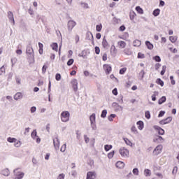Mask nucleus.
Instances as JSON below:
<instances>
[{
  "label": "nucleus",
  "mask_w": 179,
  "mask_h": 179,
  "mask_svg": "<svg viewBox=\"0 0 179 179\" xmlns=\"http://www.w3.org/2000/svg\"><path fill=\"white\" fill-rule=\"evenodd\" d=\"M71 114L69 113V111H63L61 113V120L62 122H68L69 121V117Z\"/></svg>",
  "instance_id": "f257e3e1"
},
{
  "label": "nucleus",
  "mask_w": 179,
  "mask_h": 179,
  "mask_svg": "<svg viewBox=\"0 0 179 179\" xmlns=\"http://www.w3.org/2000/svg\"><path fill=\"white\" fill-rule=\"evenodd\" d=\"M120 155H121L122 157H129V150L125 148H121L119 150Z\"/></svg>",
  "instance_id": "f03ea898"
},
{
  "label": "nucleus",
  "mask_w": 179,
  "mask_h": 179,
  "mask_svg": "<svg viewBox=\"0 0 179 179\" xmlns=\"http://www.w3.org/2000/svg\"><path fill=\"white\" fill-rule=\"evenodd\" d=\"M75 26H76V22H75L73 20H69L68 22L67 29H68L69 33H72V30H73V27H75Z\"/></svg>",
  "instance_id": "7ed1b4c3"
},
{
  "label": "nucleus",
  "mask_w": 179,
  "mask_h": 179,
  "mask_svg": "<svg viewBox=\"0 0 179 179\" xmlns=\"http://www.w3.org/2000/svg\"><path fill=\"white\" fill-rule=\"evenodd\" d=\"M26 52L29 58H34V50H33V48H31V46H28L27 48Z\"/></svg>",
  "instance_id": "20e7f679"
},
{
  "label": "nucleus",
  "mask_w": 179,
  "mask_h": 179,
  "mask_svg": "<svg viewBox=\"0 0 179 179\" xmlns=\"http://www.w3.org/2000/svg\"><path fill=\"white\" fill-rule=\"evenodd\" d=\"M97 173L94 171H89L87 173V179H96Z\"/></svg>",
  "instance_id": "39448f33"
},
{
  "label": "nucleus",
  "mask_w": 179,
  "mask_h": 179,
  "mask_svg": "<svg viewBox=\"0 0 179 179\" xmlns=\"http://www.w3.org/2000/svg\"><path fill=\"white\" fill-rule=\"evenodd\" d=\"M173 121V117H168L166 119H164L161 121H159L160 125H166V124H170Z\"/></svg>",
  "instance_id": "423d86ee"
},
{
  "label": "nucleus",
  "mask_w": 179,
  "mask_h": 179,
  "mask_svg": "<svg viewBox=\"0 0 179 179\" xmlns=\"http://www.w3.org/2000/svg\"><path fill=\"white\" fill-rule=\"evenodd\" d=\"M14 174L15 176V179H22L24 177V173L18 172L17 169L14 170Z\"/></svg>",
  "instance_id": "0eeeda50"
},
{
  "label": "nucleus",
  "mask_w": 179,
  "mask_h": 179,
  "mask_svg": "<svg viewBox=\"0 0 179 179\" xmlns=\"http://www.w3.org/2000/svg\"><path fill=\"white\" fill-rule=\"evenodd\" d=\"M53 145L55 150H59V139H58V137L53 138Z\"/></svg>",
  "instance_id": "6e6552de"
},
{
  "label": "nucleus",
  "mask_w": 179,
  "mask_h": 179,
  "mask_svg": "<svg viewBox=\"0 0 179 179\" xmlns=\"http://www.w3.org/2000/svg\"><path fill=\"white\" fill-rule=\"evenodd\" d=\"M74 92H78V80L73 79L71 82Z\"/></svg>",
  "instance_id": "1a4fd4ad"
},
{
  "label": "nucleus",
  "mask_w": 179,
  "mask_h": 179,
  "mask_svg": "<svg viewBox=\"0 0 179 179\" xmlns=\"http://www.w3.org/2000/svg\"><path fill=\"white\" fill-rule=\"evenodd\" d=\"M0 174H1V176H4V177H9L10 171H9L8 169H4L1 171Z\"/></svg>",
  "instance_id": "9d476101"
},
{
  "label": "nucleus",
  "mask_w": 179,
  "mask_h": 179,
  "mask_svg": "<svg viewBox=\"0 0 179 179\" xmlns=\"http://www.w3.org/2000/svg\"><path fill=\"white\" fill-rule=\"evenodd\" d=\"M110 54L113 57H115L117 55V48H115V45H112L110 48Z\"/></svg>",
  "instance_id": "9b49d317"
},
{
  "label": "nucleus",
  "mask_w": 179,
  "mask_h": 179,
  "mask_svg": "<svg viewBox=\"0 0 179 179\" xmlns=\"http://www.w3.org/2000/svg\"><path fill=\"white\" fill-rule=\"evenodd\" d=\"M103 69L107 75L110 73V71H111V66L109 64H104L103 65Z\"/></svg>",
  "instance_id": "f8f14e48"
},
{
  "label": "nucleus",
  "mask_w": 179,
  "mask_h": 179,
  "mask_svg": "<svg viewBox=\"0 0 179 179\" xmlns=\"http://www.w3.org/2000/svg\"><path fill=\"white\" fill-rule=\"evenodd\" d=\"M102 46L105 50H108V42L106 40V36L103 37L102 41Z\"/></svg>",
  "instance_id": "ddd939ff"
},
{
  "label": "nucleus",
  "mask_w": 179,
  "mask_h": 179,
  "mask_svg": "<svg viewBox=\"0 0 179 179\" xmlns=\"http://www.w3.org/2000/svg\"><path fill=\"white\" fill-rule=\"evenodd\" d=\"M21 99H23V94L21 92H17L14 95V100H21Z\"/></svg>",
  "instance_id": "4468645a"
},
{
  "label": "nucleus",
  "mask_w": 179,
  "mask_h": 179,
  "mask_svg": "<svg viewBox=\"0 0 179 179\" xmlns=\"http://www.w3.org/2000/svg\"><path fill=\"white\" fill-rule=\"evenodd\" d=\"M8 16L10 22L15 24V18H13V13H12V12H8Z\"/></svg>",
  "instance_id": "2eb2a0df"
},
{
  "label": "nucleus",
  "mask_w": 179,
  "mask_h": 179,
  "mask_svg": "<svg viewBox=\"0 0 179 179\" xmlns=\"http://www.w3.org/2000/svg\"><path fill=\"white\" fill-rule=\"evenodd\" d=\"M169 41H171V43H173L174 44V43L177 42V40H178V37L177 36H169Z\"/></svg>",
  "instance_id": "dca6fc26"
},
{
  "label": "nucleus",
  "mask_w": 179,
  "mask_h": 179,
  "mask_svg": "<svg viewBox=\"0 0 179 179\" xmlns=\"http://www.w3.org/2000/svg\"><path fill=\"white\" fill-rule=\"evenodd\" d=\"M125 164L121 161H119L116 163V167L117 169H124Z\"/></svg>",
  "instance_id": "f3484780"
},
{
  "label": "nucleus",
  "mask_w": 179,
  "mask_h": 179,
  "mask_svg": "<svg viewBox=\"0 0 179 179\" xmlns=\"http://www.w3.org/2000/svg\"><path fill=\"white\" fill-rule=\"evenodd\" d=\"M117 45L120 48H125V47L127 46V43H125V41H120L117 43Z\"/></svg>",
  "instance_id": "a211bd4d"
},
{
  "label": "nucleus",
  "mask_w": 179,
  "mask_h": 179,
  "mask_svg": "<svg viewBox=\"0 0 179 179\" xmlns=\"http://www.w3.org/2000/svg\"><path fill=\"white\" fill-rule=\"evenodd\" d=\"M141 44H142V43L139 40H135L133 42L134 47H141Z\"/></svg>",
  "instance_id": "6ab92c4d"
},
{
  "label": "nucleus",
  "mask_w": 179,
  "mask_h": 179,
  "mask_svg": "<svg viewBox=\"0 0 179 179\" xmlns=\"http://www.w3.org/2000/svg\"><path fill=\"white\" fill-rule=\"evenodd\" d=\"M8 142L10 143H16L17 142V140L15 138L8 137L7 138Z\"/></svg>",
  "instance_id": "aec40b11"
},
{
  "label": "nucleus",
  "mask_w": 179,
  "mask_h": 179,
  "mask_svg": "<svg viewBox=\"0 0 179 179\" xmlns=\"http://www.w3.org/2000/svg\"><path fill=\"white\" fill-rule=\"evenodd\" d=\"M137 125H138V129H140V131H142V129H143V122H142L141 120L137 122Z\"/></svg>",
  "instance_id": "412c9836"
},
{
  "label": "nucleus",
  "mask_w": 179,
  "mask_h": 179,
  "mask_svg": "<svg viewBox=\"0 0 179 179\" xmlns=\"http://www.w3.org/2000/svg\"><path fill=\"white\" fill-rule=\"evenodd\" d=\"M151 174H152V172L150 171V169L144 170V176H145V177H150Z\"/></svg>",
  "instance_id": "4be33fe9"
},
{
  "label": "nucleus",
  "mask_w": 179,
  "mask_h": 179,
  "mask_svg": "<svg viewBox=\"0 0 179 179\" xmlns=\"http://www.w3.org/2000/svg\"><path fill=\"white\" fill-rule=\"evenodd\" d=\"M136 12H138V13H139L140 15H143V9H142V8H141V6H136Z\"/></svg>",
  "instance_id": "5701e85b"
},
{
  "label": "nucleus",
  "mask_w": 179,
  "mask_h": 179,
  "mask_svg": "<svg viewBox=\"0 0 179 179\" xmlns=\"http://www.w3.org/2000/svg\"><path fill=\"white\" fill-rule=\"evenodd\" d=\"M145 45H147L148 50L153 49V45L149 41H145Z\"/></svg>",
  "instance_id": "b1692460"
},
{
  "label": "nucleus",
  "mask_w": 179,
  "mask_h": 179,
  "mask_svg": "<svg viewBox=\"0 0 179 179\" xmlns=\"http://www.w3.org/2000/svg\"><path fill=\"white\" fill-rule=\"evenodd\" d=\"M135 16H136L135 11H131L129 14L130 20H134V19H135Z\"/></svg>",
  "instance_id": "393cba45"
},
{
  "label": "nucleus",
  "mask_w": 179,
  "mask_h": 179,
  "mask_svg": "<svg viewBox=\"0 0 179 179\" xmlns=\"http://www.w3.org/2000/svg\"><path fill=\"white\" fill-rule=\"evenodd\" d=\"M90 121L91 123L94 122L96 121V114L92 113L90 117Z\"/></svg>",
  "instance_id": "a878e982"
},
{
  "label": "nucleus",
  "mask_w": 179,
  "mask_h": 179,
  "mask_svg": "<svg viewBox=\"0 0 179 179\" xmlns=\"http://www.w3.org/2000/svg\"><path fill=\"white\" fill-rule=\"evenodd\" d=\"M124 141L126 145H127L128 146L132 147V142H131V141H129V139L124 138Z\"/></svg>",
  "instance_id": "bb28decb"
},
{
  "label": "nucleus",
  "mask_w": 179,
  "mask_h": 179,
  "mask_svg": "<svg viewBox=\"0 0 179 179\" xmlns=\"http://www.w3.org/2000/svg\"><path fill=\"white\" fill-rule=\"evenodd\" d=\"M166 96H162L161 99L158 101V104H163V103H166Z\"/></svg>",
  "instance_id": "cd10ccee"
},
{
  "label": "nucleus",
  "mask_w": 179,
  "mask_h": 179,
  "mask_svg": "<svg viewBox=\"0 0 179 179\" xmlns=\"http://www.w3.org/2000/svg\"><path fill=\"white\" fill-rule=\"evenodd\" d=\"M51 47L52 50H54L55 51H58V43H54L53 44L51 45Z\"/></svg>",
  "instance_id": "c85d7f7f"
},
{
  "label": "nucleus",
  "mask_w": 179,
  "mask_h": 179,
  "mask_svg": "<svg viewBox=\"0 0 179 179\" xmlns=\"http://www.w3.org/2000/svg\"><path fill=\"white\" fill-rule=\"evenodd\" d=\"M31 136V138H33V139H36V138L38 137V136H37V131H36V129H34V130L32 131Z\"/></svg>",
  "instance_id": "c756f323"
},
{
  "label": "nucleus",
  "mask_w": 179,
  "mask_h": 179,
  "mask_svg": "<svg viewBox=\"0 0 179 179\" xmlns=\"http://www.w3.org/2000/svg\"><path fill=\"white\" fill-rule=\"evenodd\" d=\"M124 96L122 95H120L119 97L117 98V101L120 103V104L124 103Z\"/></svg>",
  "instance_id": "7c9ffc66"
},
{
  "label": "nucleus",
  "mask_w": 179,
  "mask_h": 179,
  "mask_svg": "<svg viewBox=\"0 0 179 179\" xmlns=\"http://www.w3.org/2000/svg\"><path fill=\"white\" fill-rule=\"evenodd\" d=\"M157 131L159 135H164V129H162V127H158Z\"/></svg>",
  "instance_id": "2f4dec72"
},
{
  "label": "nucleus",
  "mask_w": 179,
  "mask_h": 179,
  "mask_svg": "<svg viewBox=\"0 0 179 179\" xmlns=\"http://www.w3.org/2000/svg\"><path fill=\"white\" fill-rule=\"evenodd\" d=\"M104 149L106 152H108L110 149H113V145H105Z\"/></svg>",
  "instance_id": "473e14b6"
},
{
  "label": "nucleus",
  "mask_w": 179,
  "mask_h": 179,
  "mask_svg": "<svg viewBox=\"0 0 179 179\" xmlns=\"http://www.w3.org/2000/svg\"><path fill=\"white\" fill-rule=\"evenodd\" d=\"M106 116H107V110H102V113L101 115V118H106Z\"/></svg>",
  "instance_id": "72a5a7b5"
},
{
  "label": "nucleus",
  "mask_w": 179,
  "mask_h": 179,
  "mask_svg": "<svg viewBox=\"0 0 179 179\" xmlns=\"http://www.w3.org/2000/svg\"><path fill=\"white\" fill-rule=\"evenodd\" d=\"M115 153V152L113 150V151H112V152H109L108 154V159H113V157H114V154Z\"/></svg>",
  "instance_id": "f704fd0d"
},
{
  "label": "nucleus",
  "mask_w": 179,
  "mask_h": 179,
  "mask_svg": "<svg viewBox=\"0 0 179 179\" xmlns=\"http://www.w3.org/2000/svg\"><path fill=\"white\" fill-rule=\"evenodd\" d=\"M133 174H134V176H139V170L138 169V168H135L133 169Z\"/></svg>",
  "instance_id": "c9c22d12"
},
{
  "label": "nucleus",
  "mask_w": 179,
  "mask_h": 179,
  "mask_svg": "<svg viewBox=\"0 0 179 179\" xmlns=\"http://www.w3.org/2000/svg\"><path fill=\"white\" fill-rule=\"evenodd\" d=\"M167 69V67L166 66H162V70L161 71L160 74L162 76L164 75V73H166V69Z\"/></svg>",
  "instance_id": "e433bc0d"
},
{
  "label": "nucleus",
  "mask_w": 179,
  "mask_h": 179,
  "mask_svg": "<svg viewBox=\"0 0 179 179\" xmlns=\"http://www.w3.org/2000/svg\"><path fill=\"white\" fill-rule=\"evenodd\" d=\"M157 150H158V153H162V152L163 151V145H158Z\"/></svg>",
  "instance_id": "4c0bfd02"
},
{
  "label": "nucleus",
  "mask_w": 179,
  "mask_h": 179,
  "mask_svg": "<svg viewBox=\"0 0 179 179\" xmlns=\"http://www.w3.org/2000/svg\"><path fill=\"white\" fill-rule=\"evenodd\" d=\"M65 150H66V144H64L60 149V152H62V153H64V152H65Z\"/></svg>",
  "instance_id": "58836bf2"
},
{
  "label": "nucleus",
  "mask_w": 179,
  "mask_h": 179,
  "mask_svg": "<svg viewBox=\"0 0 179 179\" xmlns=\"http://www.w3.org/2000/svg\"><path fill=\"white\" fill-rule=\"evenodd\" d=\"M81 6L84 8V9H87L89 8V4H87V3H81Z\"/></svg>",
  "instance_id": "ea45409f"
},
{
  "label": "nucleus",
  "mask_w": 179,
  "mask_h": 179,
  "mask_svg": "<svg viewBox=\"0 0 179 179\" xmlns=\"http://www.w3.org/2000/svg\"><path fill=\"white\" fill-rule=\"evenodd\" d=\"M21 145H22V142L18 141L15 142V143L14 144V146L15 148H20Z\"/></svg>",
  "instance_id": "a19ab883"
},
{
  "label": "nucleus",
  "mask_w": 179,
  "mask_h": 179,
  "mask_svg": "<svg viewBox=\"0 0 179 179\" xmlns=\"http://www.w3.org/2000/svg\"><path fill=\"white\" fill-rule=\"evenodd\" d=\"M164 114H166V111L164 110H161L158 115L159 118L164 117Z\"/></svg>",
  "instance_id": "79ce46f5"
},
{
  "label": "nucleus",
  "mask_w": 179,
  "mask_h": 179,
  "mask_svg": "<svg viewBox=\"0 0 179 179\" xmlns=\"http://www.w3.org/2000/svg\"><path fill=\"white\" fill-rule=\"evenodd\" d=\"M84 140L85 143H89V142L90 141V138L87 137V135H84Z\"/></svg>",
  "instance_id": "37998d69"
},
{
  "label": "nucleus",
  "mask_w": 179,
  "mask_h": 179,
  "mask_svg": "<svg viewBox=\"0 0 179 179\" xmlns=\"http://www.w3.org/2000/svg\"><path fill=\"white\" fill-rule=\"evenodd\" d=\"M131 132H134V134H138V130L136 129V127L135 126H133L131 129Z\"/></svg>",
  "instance_id": "c03bdc74"
},
{
  "label": "nucleus",
  "mask_w": 179,
  "mask_h": 179,
  "mask_svg": "<svg viewBox=\"0 0 179 179\" xmlns=\"http://www.w3.org/2000/svg\"><path fill=\"white\" fill-rule=\"evenodd\" d=\"M127 72V68H122L120 70V75H124Z\"/></svg>",
  "instance_id": "a18cd8bd"
},
{
  "label": "nucleus",
  "mask_w": 179,
  "mask_h": 179,
  "mask_svg": "<svg viewBox=\"0 0 179 179\" xmlns=\"http://www.w3.org/2000/svg\"><path fill=\"white\" fill-rule=\"evenodd\" d=\"M116 115L115 114H111L110 115V116L108 117V120L109 121H113V118H115Z\"/></svg>",
  "instance_id": "49530a36"
},
{
  "label": "nucleus",
  "mask_w": 179,
  "mask_h": 179,
  "mask_svg": "<svg viewBox=\"0 0 179 179\" xmlns=\"http://www.w3.org/2000/svg\"><path fill=\"white\" fill-rule=\"evenodd\" d=\"M5 73V66H3L0 68V75H3Z\"/></svg>",
  "instance_id": "de8ad7c7"
},
{
  "label": "nucleus",
  "mask_w": 179,
  "mask_h": 179,
  "mask_svg": "<svg viewBox=\"0 0 179 179\" xmlns=\"http://www.w3.org/2000/svg\"><path fill=\"white\" fill-rule=\"evenodd\" d=\"M57 179H65V174H64V173L59 174L57 176Z\"/></svg>",
  "instance_id": "09e8293b"
},
{
  "label": "nucleus",
  "mask_w": 179,
  "mask_h": 179,
  "mask_svg": "<svg viewBox=\"0 0 179 179\" xmlns=\"http://www.w3.org/2000/svg\"><path fill=\"white\" fill-rule=\"evenodd\" d=\"M73 59H70L68 62H67V65L68 66H71V65H72L73 64Z\"/></svg>",
  "instance_id": "8fccbe9b"
},
{
  "label": "nucleus",
  "mask_w": 179,
  "mask_h": 179,
  "mask_svg": "<svg viewBox=\"0 0 179 179\" xmlns=\"http://www.w3.org/2000/svg\"><path fill=\"white\" fill-rule=\"evenodd\" d=\"M170 80L171 85H176V80H174V77L173 76H170Z\"/></svg>",
  "instance_id": "3c124183"
},
{
  "label": "nucleus",
  "mask_w": 179,
  "mask_h": 179,
  "mask_svg": "<svg viewBox=\"0 0 179 179\" xmlns=\"http://www.w3.org/2000/svg\"><path fill=\"white\" fill-rule=\"evenodd\" d=\"M103 28V26L101 24L96 25V31H101V29Z\"/></svg>",
  "instance_id": "603ef678"
},
{
  "label": "nucleus",
  "mask_w": 179,
  "mask_h": 179,
  "mask_svg": "<svg viewBox=\"0 0 179 179\" xmlns=\"http://www.w3.org/2000/svg\"><path fill=\"white\" fill-rule=\"evenodd\" d=\"M145 118L149 120L150 118V112L146 111L145 113Z\"/></svg>",
  "instance_id": "864d4df0"
},
{
  "label": "nucleus",
  "mask_w": 179,
  "mask_h": 179,
  "mask_svg": "<svg viewBox=\"0 0 179 179\" xmlns=\"http://www.w3.org/2000/svg\"><path fill=\"white\" fill-rule=\"evenodd\" d=\"M91 127L93 129V131H96L97 129V127L96 126V124L94 122L91 123Z\"/></svg>",
  "instance_id": "5fc2aeb1"
},
{
  "label": "nucleus",
  "mask_w": 179,
  "mask_h": 179,
  "mask_svg": "<svg viewBox=\"0 0 179 179\" xmlns=\"http://www.w3.org/2000/svg\"><path fill=\"white\" fill-rule=\"evenodd\" d=\"M36 110H37V108H36V106H32L30 109V111L33 114L34 113H36Z\"/></svg>",
  "instance_id": "6e6d98bb"
},
{
  "label": "nucleus",
  "mask_w": 179,
  "mask_h": 179,
  "mask_svg": "<svg viewBox=\"0 0 179 179\" xmlns=\"http://www.w3.org/2000/svg\"><path fill=\"white\" fill-rule=\"evenodd\" d=\"M157 141H159V142H160L161 143H163V142H164V138L162 136H158Z\"/></svg>",
  "instance_id": "4d7b16f0"
},
{
  "label": "nucleus",
  "mask_w": 179,
  "mask_h": 179,
  "mask_svg": "<svg viewBox=\"0 0 179 179\" xmlns=\"http://www.w3.org/2000/svg\"><path fill=\"white\" fill-rule=\"evenodd\" d=\"M177 171H178V167L175 166L172 171L173 174H177Z\"/></svg>",
  "instance_id": "13d9d810"
},
{
  "label": "nucleus",
  "mask_w": 179,
  "mask_h": 179,
  "mask_svg": "<svg viewBox=\"0 0 179 179\" xmlns=\"http://www.w3.org/2000/svg\"><path fill=\"white\" fill-rule=\"evenodd\" d=\"M158 83L162 87L164 86V82H163V80H162L160 78L158 79Z\"/></svg>",
  "instance_id": "bf43d9fd"
},
{
  "label": "nucleus",
  "mask_w": 179,
  "mask_h": 179,
  "mask_svg": "<svg viewBox=\"0 0 179 179\" xmlns=\"http://www.w3.org/2000/svg\"><path fill=\"white\" fill-rule=\"evenodd\" d=\"M55 79H56V80H61V74H59V73H57L56 74V76H55Z\"/></svg>",
  "instance_id": "052dcab7"
},
{
  "label": "nucleus",
  "mask_w": 179,
  "mask_h": 179,
  "mask_svg": "<svg viewBox=\"0 0 179 179\" xmlns=\"http://www.w3.org/2000/svg\"><path fill=\"white\" fill-rule=\"evenodd\" d=\"M45 72H47V66L43 65L42 68V73H45Z\"/></svg>",
  "instance_id": "680f3d73"
},
{
  "label": "nucleus",
  "mask_w": 179,
  "mask_h": 179,
  "mask_svg": "<svg viewBox=\"0 0 179 179\" xmlns=\"http://www.w3.org/2000/svg\"><path fill=\"white\" fill-rule=\"evenodd\" d=\"M15 80H16L17 85H22V81H21L22 80H20V78H16Z\"/></svg>",
  "instance_id": "e2e57ef3"
},
{
  "label": "nucleus",
  "mask_w": 179,
  "mask_h": 179,
  "mask_svg": "<svg viewBox=\"0 0 179 179\" xmlns=\"http://www.w3.org/2000/svg\"><path fill=\"white\" fill-rule=\"evenodd\" d=\"M112 93L113 94H114V96H117V94H118V91L117 90V88L113 89Z\"/></svg>",
  "instance_id": "0e129e2a"
},
{
  "label": "nucleus",
  "mask_w": 179,
  "mask_h": 179,
  "mask_svg": "<svg viewBox=\"0 0 179 179\" xmlns=\"http://www.w3.org/2000/svg\"><path fill=\"white\" fill-rule=\"evenodd\" d=\"M95 53L97 55L100 54V48L98 46L95 47Z\"/></svg>",
  "instance_id": "69168bd1"
},
{
  "label": "nucleus",
  "mask_w": 179,
  "mask_h": 179,
  "mask_svg": "<svg viewBox=\"0 0 179 179\" xmlns=\"http://www.w3.org/2000/svg\"><path fill=\"white\" fill-rule=\"evenodd\" d=\"M103 61H107V53H104L102 57Z\"/></svg>",
  "instance_id": "338daca9"
},
{
  "label": "nucleus",
  "mask_w": 179,
  "mask_h": 179,
  "mask_svg": "<svg viewBox=\"0 0 179 179\" xmlns=\"http://www.w3.org/2000/svg\"><path fill=\"white\" fill-rule=\"evenodd\" d=\"M120 31H124V30H125V26L124 25H122L119 28Z\"/></svg>",
  "instance_id": "774afa93"
}]
</instances>
